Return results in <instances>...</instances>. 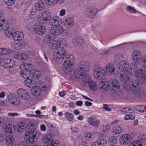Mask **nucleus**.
I'll return each instance as SVG.
<instances>
[{
  "label": "nucleus",
  "mask_w": 146,
  "mask_h": 146,
  "mask_svg": "<svg viewBox=\"0 0 146 146\" xmlns=\"http://www.w3.org/2000/svg\"><path fill=\"white\" fill-rule=\"evenodd\" d=\"M54 58L59 59L61 63H63L62 69L65 73H69L73 70L74 56L68 54L67 51L60 48L58 51L56 50L54 52Z\"/></svg>",
  "instance_id": "1"
},
{
  "label": "nucleus",
  "mask_w": 146,
  "mask_h": 146,
  "mask_svg": "<svg viewBox=\"0 0 146 146\" xmlns=\"http://www.w3.org/2000/svg\"><path fill=\"white\" fill-rule=\"evenodd\" d=\"M37 72V74L36 72H27L21 73L22 77L25 79H27V80H25L24 82V84L25 86L29 88H33L35 86V80H32V79H38L40 77V73Z\"/></svg>",
  "instance_id": "2"
},
{
  "label": "nucleus",
  "mask_w": 146,
  "mask_h": 146,
  "mask_svg": "<svg viewBox=\"0 0 146 146\" xmlns=\"http://www.w3.org/2000/svg\"><path fill=\"white\" fill-rule=\"evenodd\" d=\"M29 125L30 127L28 130V133L30 135H26L24 137V141L27 144V143H31L36 141L39 137L38 134L34 129H33L32 127H33L34 124L31 122L29 123Z\"/></svg>",
  "instance_id": "3"
},
{
  "label": "nucleus",
  "mask_w": 146,
  "mask_h": 146,
  "mask_svg": "<svg viewBox=\"0 0 146 146\" xmlns=\"http://www.w3.org/2000/svg\"><path fill=\"white\" fill-rule=\"evenodd\" d=\"M129 86L130 90L134 92L138 97L146 98V94L143 91L140 90V86L135 80H133L129 82Z\"/></svg>",
  "instance_id": "4"
},
{
  "label": "nucleus",
  "mask_w": 146,
  "mask_h": 146,
  "mask_svg": "<svg viewBox=\"0 0 146 146\" xmlns=\"http://www.w3.org/2000/svg\"><path fill=\"white\" fill-rule=\"evenodd\" d=\"M129 86L130 90L134 92L138 97L146 98V94L143 91L140 90V86L135 80H133L129 82Z\"/></svg>",
  "instance_id": "5"
},
{
  "label": "nucleus",
  "mask_w": 146,
  "mask_h": 146,
  "mask_svg": "<svg viewBox=\"0 0 146 146\" xmlns=\"http://www.w3.org/2000/svg\"><path fill=\"white\" fill-rule=\"evenodd\" d=\"M44 8V3L42 1L40 0H35L34 4L33 6V10L31 11V15L30 14L31 17H33V16L35 14V11H33L34 10H37L38 11H41Z\"/></svg>",
  "instance_id": "6"
},
{
  "label": "nucleus",
  "mask_w": 146,
  "mask_h": 146,
  "mask_svg": "<svg viewBox=\"0 0 146 146\" xmlns=\"http://www.w3.org/2000/svg\"><path fill=\"white\" fill-rule=\"evenodd\" d=\"M135 75L138 81L140 83H143L145 80H146V69L143 68L137 70Z\"/></svg>",
  "instance_id": "7"
},
{
  "label": "nucleus",
  "mask_w": 146,
  "mask_h": 146,
  "mask_svg": "<svg viewBox=\"0 0 146 146\" xmlns=\"http://www.w3.org/2000/svg\"><path fill=\"white\" fill-rule=\"evenodd\" d=\"M0 64L3 67L9 68H13L15 65V63L13 60L6 58L1 59L0 61Z\"/></svg>",
  "instance_id": "8"
},
{
  "label": "nucleus",
  "mask_w": 146,
  "mask_h": 146,
  "mask_svg": "<svg viewBox=\"0 0 146 146\" xmlns=\"http://www.w3.org/2000/svg\"><path fill=\"white\" fill-rule=\"evenodd\" d=\"M106 74V70L101 68H97L94 71V76L98 79L103 80L104 79Z\"/></svg>",
  "instance_id": "9"
},
{
  "label": "nucleus",
  "mask_w": 146,
  "mask_h": 146,
  "mask_svg": "<svg viewBox=\"0 0 146 146\" xmlns=\"http://www.w3.org/2000/svg\"><path fill=\"white\" fill-rule=\"evenodd\" d=\"M117 67L118 71L120 69H121L120 72H125V71L130 72L129 63L125 60L121 61L119 65L117 66Z\"/></svg>",
  "instance_id": "10"
},
{
  "label": "nucleus",
  "mask_w": 146,
  "mask_h": 146,
  "mask_svg": "<svg viewBox=\"0 0 146 146\" xmlns=\"http://www.w3.org/2000/svg\"><path fill=\"white\" fill-rule=\"evenodd\" d=\"M42 13V17L38 18V21L42 24L48 23L50 19L51 16V14L47 11L43 12Z\"/></svg>",
  "instance_id": "11"
},
{
  "label": "nucleus",
  "mask_w": 146,
  "mask_h": 146,
  "mask_svg": "<svg viewBox=\"0 0 146 146\" xmlns=\"http://www.w3.org/2000/svg\"><path fill=\"white\" fill-rule=\"evenodd\" d=\"M98 13L96 8L93 7L87 8L85 11V15L87 17L93 18L95 17Z\"/></svg>",
  "instance_id": "12"
},
{
  "label": "nucleus",
  "mask_w": 146,
  "mask_h": 146,
  "mask_svg": "<svg viewBox=\"0 0 146 146\" xmlns=\"http://www.w3.org/2000/svg\"><path fill=\"white\" fill-rule=\"evenodd\" d=\"M39 22V23H36L34 26V30L38 34L42 35L46 32V29L44 26L42 25Z\"/></svg>",
  "instance_id": "13"
},
{
  "label": "nucleus",
  "mask_w": 146,
  "mask_h": 146,
  "mask_svg": "<svg viewBox=\"0 0 146 146\" xmlns=\"http://www.w3.org/2000/svg\"><path fill=\"white\" fill-rule=\"evenodd\" d=\"M64 30L62 26L58 25L52 27L50 29V32L53 35H60L64 32Z\"/></svg>",
  "instance_id": "14"
},
{
  "label": "nucleus",
  "mask_w": 146,
  "mask_h": 146,
  "mask_svg": "<svg viewBox=\"0 0 146 146\" xmlns=\"http://www.w3.org/2000/svg\"><path fill=\"white\" fill-rule=\"evenodd\" d=\"M42 141L45 146H57L56 142L53 141L52 139L49 138L48 135H45L43 137Z\"/></svg>",
  "instance_id": "15"
},
{
  "label": "nucleus",
  "mask_w": 146,
  "mask_h": 146,
  "mask_svg": "<svg viewBox=\"0 0 146 146\" xmlns=\"http://www.w3.org/2000/svg\"><path fill=\"white\" fill-rule=\"evenodd\" d=\"M18 96L23 100L28 99L30 97V95L27 90L23 88L18 89L17 90Z\"/></svg>",
  "instance_id": "16"
},
{
  "label": "nucleus",
  "mask_w": 146,
  "mask_h": 146,
  "mask_svg": "<svg viewBox=\"0 0 146 146\" xmlns=\"http://www.w3.org/2000/svg\"><path fill=\"white\" fill-rule=\"evenodd\" d=\"M104 70H106V74L108 72L113 74H117L118 72V70L117 69V66L116 68L114 66L113 64H108L106 65Z\"/></svg>",
  "instance_id": "17"
},
{
  "label": "nucleus",
  "mask_w": 146,
  "mask_h": 146,
  "mask_svg": "<svg viewBox=\"0 0 146 146\" xmlns=\"http://www.w3.org/2000/svg\"><path fill=\"white\" fill-rule=\"evenodd\" d=\"M60 45V43L59 41L54 40L49 45L48 48L50 49H56L53 53V56H54V52L56 51H58L59 50L60 48L62 50H66L65 49L62 47H60L59 46Z\"/></svg>",
  "instance_id": "18"
},
{
  "label": "nucleus",
  "mask_w": 146,
  "mask_h": 146,
  "mask_svg": "<svg viewBox=\"0 0 146 146\" xmlns=\"http://www.w3.org/2000/svg\"><path fill=\"white\" fill-rule=\"evenodd\" d=\"M132 137L129 134H124L121 136L119 138V141L123 145H126L130 142Z\"/></svg>",
  "instance_id": "19"
},
{
  "label": "nucleus",
  "mask_w": 146,
  "mask_h": 146,
  "mask_svg": "<svg viewBox=\"0 0 146 146\" xmlns=\"http://www.w3.org/2000/svg\"><path fill=\"white\" fill-rule=\"evenodd\" d=\"M8 99L9 102L13 105L17 106L20 103V101L17 99L16 95L13 94H9L8 95Z\"/></svg>",
  "instance_id": "20"
},
{
  "label": "nucleus",
  "mask_w": 146,
  "mask_h": 146,
  "mask_svg": "<svg viewBox=\"0 0 146 146\" xmlns=\"http://www.w3.org/2000/svg\"><path fill=\"white\" fill-rule=\"evenodd\" d=\"M130 72L127 71L125 72H120V79L124 82H128L130 79Z\"/></svg>",
  "instance_id": "21"
},
{
  "label": "nucleus",
  "mask_w": 146,
  "mask_h": 146,
  "mask_svg": "<svg viewBox=\"0 0 146 146\" xmlns=\"http://www.w3.org/2000/svg\"><path fill=\"white\" fill-rule=\"evenodd\" d=\"M88 121L89 123L93 127H97L100 125V121L96 117H89Z\"/></svg>",
  "instance_id": "22"
},
{
  "label": "nucleus",
  "mask_w": 146,
  "mask_h": 146,
  "mask_svg": "<svg viewBox=\"0 0 146 146\" xmlns=\"http://www.w3.org/2000/svg\"><path fill=\"white\" fill-rule=\"evenodd\" d=\"M109 86L111 88H112L114 90L117 91L119 88V84L118 81L113 79L110 80L108 82Z\"/></svg>",
  "instance_id": "23"
},
{
  "label": "nucleus",
  "mask_w": 146,
  "mask_h": 146,
  "mask_svg": "<svg viewBox=\"0 0 146 146\" xmlns=\"http://www.w3.org/2000/svg\"><path fill=\"white\" fill-rule=\"evenodd\" d=\"M35 86L41 89V90L44 91L46 90L47 87L45 83L42 81L36 80L34 81Z\"/></svg>",
  "instance_id": "24"
},
{
  "label": "nucleus",
  "mask_w": 146,
  "mask_h": 146,
  "mask_svg": "<svg viewBox=\"0 0 146 146\" xmlns=\"http://www.w3.org/2000/svg\"><path fill=\"white\" fill-rule=\"evenodd\" d=\"M35 86L41 89V90L44 91L46 90L47 87L45 83L42 81L36 80L34 81Z\"/></svg>",
  "instance_id": "25"
},
{
  "label": "nucleus",
  "mask_w": 146,
  "mask_h": 146,
  "mask_svg": "<svg viewBox=\"0 0 146 146\" xmlns=\"http://www.w3.org/2000/svg\"><path fill=\"white\" fill-rule=\"evenodd\" d=\"M64 26L67 28H70L72 27L74 24V21L73 18L71 17H67L63 20Z\"/></svg>",
  "instance_id": "26"
},
{
  "label": "nucleus",
  "mask_w": 146,
  "mask_h": 146,
  "mask_svg": "<svg viewBox=\"0 0 146 146\" xmlns=\"http://www.w3.org/2000/svg\"><path fill=\"white\" fill-rule=\"evenodd\" d=\"M85 72L84 68L81 69L78 67L75 70L74 76L77 78H83Z\"/></svg>",
  "instance_id": "27"
},
{
  "label": "nucleus",
  "mask_w": 146,
  "mask_h": 146,
  "mask_svg": "<svg viewBox=\"0 0 146 146\" xmlns=\"http://www.w3.org/2000/svg\"><path fill=\"white\" fill-rule=\"evenodd\" d=\"M11 36L15 41L17 40H21L23 38V34L21 32L19 31L12 33Z\"/></svg>",
  "instance_id": "28"
},
{
  "label": "nucleus",
  "mask_w": 146,
  "mask_h": 146,
  "mask_svg": "<svg viewBox=\"0 0 146 146\" xmlns=\"http://www.w3.org/2000/svg\"><path fill=\"white\" fill-rule=\"evenodd\" d=\"M61 19L58 17H55L51 19L49 21V24L52 26H55L59 25L61 23Z\"/></svg>",
  "instance_id": "29"
},
{
  "label": "nucleus",
  "mask_w": 146,
  "mask_h": 146,
  "mask_svg": "<svg viewBox=\"0 0 146 146\" xmlns=\"http://www.w3.org/2000/svg\"><path fill=\"white\" fill-rule=\"evenodd\" d=\"M14 125L13 127L11 126L10 124L7 125H5L3 127L4 131L7 134H13L15 132V130L14 127Z\"/></svg>",
  "instance_id": "30"
},
{
  "label": "nucleus",
  "mask_w": 146,
  "mask_h": 146,
  "mask_svg": "<svg viewBox=\"0 0 146 146\" xmlns=\"http://www.w3.org/2000/svg\"><path fill=\"white\" fill-rule=\"evenodd\" d=\"M122 131L121 127L117 125L113 127L111 130V132L112 135L118 136L121 135Z\"/></svg>",
  "instance_id": "31"
},
{
  "label": "nucleus",
  "mask_w": 146,
  "mask_h": 146,
  "mask_svg": "<svg viewBox=\"0 0 146 146\" xmlns=\"http://www.w3.org/2000/svg\"><path fill=\"white\" fill-rule=\"evenodd\" d=\"M9 25L7 22L4 19L0 21V30L4 31L8 29Z\"/></svg>",
  "instance_id": "32"
},
{
  "label": "nucleus",
  "mask_w": 146,
  "mask_h": 146,
  "mask_svg": "<svg viewBox=\"0 0 146 146\" xmlns=\"http://www.w3.org/2000/svg\"><path fill=\"white\" fill-rule=\"evenodd\" d=\"M38 88L35 86L31 90L32 94L34 96H38L40 95L42 93V92L43 91L41 90L40 89Z\"/></svg>",
  "instance_id": "33"
},
{
  "label": "nucleus",
  "mask_w": 146,
  "mask_h": 146,
  "mask_svg": "<svg viewBox=\"0 0 146 146\" xmlns=\"http://www.w3.org/2000/svg\"><path fill=\"white\" fill-rule=\"evenodd\" d=\"M52 37H51V35H47L45 36L43 40V43L44 45L48 47L49 45L52 42Z\"/></svg>",
  "instance_id": "34"
},
{
  "label": "nucleus",
  "mask_w": 146,
  "mask_h": 146,
  "mask_svg": "<svg viewBox=\"0 0 146 146\" xmlns=\"http://www.w3.org/2000/svg\"><path fill=\"white\" fill-rule=\"evenodd\" d=\"M26 125L25 123L24 122H20L18 123L17 126V131L19 133L23 132L26 127Z\"/></svg>",
  "instance_id": "35"
},
{
  "label": "nucleus",
  "mask_w": 146,
  "mask_h": 146,
  "mask_svg": "<svg viewBox=\"0 0 146 146\" xmlns=\"http://www.w3.org/2000/svg\"><path fill=\"white\" fill-rule=\"evenodd\" d=\"M99 86L101 91L102 92H106L109 86L108 82L105 83L102 81L100 82Z\"/></svg>",
  "instance_id": "36"
},
{
  "label": "nucleus",
  "mask_w": 146,
  "mask_h": 146,
  "mask_svg": "<svg viewBox=\"0 0 146 146\" xmlns=\"http://www.w3.org/2000/svg\"><path fill=\"white\" fill-rule=\"evenodd\" d=\"M107 142L105 139H100L95 142V145L96 146H106Z\"/></svg>",
  "instance_id": "37"
},
{
  "label": "nucleus",
  "mask_w": 146,
  "mask_h": 146,
  "mask_svg": "<svg viewBox=\"0 0 146 146\" xmlns=\"http://www.w3.org/2000/svg\"><path fill=\"white\" fill-rule=\"evenodd\" d=\"M32 65L31 64H28L27 63H25V71H20V74L21 75V73H23L25 72H35L34 70H32Z\"/></svg>",
  "instance_id": "38"
},
{
  "label": "nucleus",
  "mask_w": 146,
  "mask_h": 146,
  "mask_svg": "<svg viewBox=\"0 0 146 146\" xmlns=\"http://www.w3.org/2000/svg\"><path fill=\"white\" fill-rule=\"evenodd\" d=\"M88 84L89 88L91 90L93 91L96 90L97 86L94 81H91L89 82Z\"/></svg>",
  "instance_id": "39"
},
{
  "label": "nucleus",
  "mask_w": 146,
  "mask_h": 146,
  "mask_svg": "<svg viewBox=\"0 0 146 146\" xmlns=\"http://www.w3.org/2000/svg\"><path fill=\"white\" fill-rule=\"evenodd\" d=\"M108 141L111 144V145H116L117 143V139L113 136H110L109 137Z\"/></svg>",
  "instance_id": "40"
},
{
  "label": "nucleus",
  "mask_w": 146,
  "mask_h": 146,
  "mask_svg": "<svg viewBox=\"0 0 146 146\" xmlns=\"http://www.w3.org/2000/svg\"><path fill=\"white\" fill-rule=\"evenodd\" d=\"M6 141L9 144H13L15 142V139L14 136L9 135L6 138Z\"/></svg>",
  "instance_id": "41"
},
{
  "label": "nucleus",
  "mask_w": 146,
  "mask_h": 146,
  "mask_svg": "<svg viewBox=\"0 0 146 146\" xmlns=\"http://www.w3.org/2000/svg\"><path fill=\"white\" fill-rule=\"evenodd\" d=\"M64 115L65 118L67 120L70 121H71L73 120L74 117L72 113L66 112Z\"/></svg>",
  "instance_id": "42"
},
{
  "label": "nucleus",
  "mask_w": 146,
  "mask_h": 146,
  "mask_svg": "<svg viewBox=\"0 0 146 146\" xmlns=\"http://www.w3.org/2000/svg\"><path fill=\"white\" fill-rule=\"evenodd\" d=\"M0 50H1L0 52L1 54H4L7 55L9 54L11 52L10 50L7 48H0Z\"/></svg>",
  "instance_id": "43"
},
{
  "label": "nucleus",
  "mask_w": 146,
  "mask_h": 146,
  "mask_svg": "<svg viewBox=\"0 0 146 146\" xmlns=\"http://www.w3.org/2000/svg\"><path fill=\"white\" fill-rule=\"evenodd\" d=\"M80 67H79L81 69L84 68V72H86V68H87L88 66V63L86 61H83L80 64Z\"/></svg>",
  "instance_id": "44"
},
{
  "label": "nucleus",
  "mask_w": 146,
  "mask_h": 146,
  "mask_svg": "<svg viewBox=\"0 0 146 146\" xmlns=\"http://www.w3.org/2000/svg\"><path fill=\"white\" fill-rule=\"evenodd\" d=\"M142 144L139 141H134L131 142L128 146H141Z\"/></svg>",
  "instance_id": "45"
},
{
  "label": "nucleus",
  "mask_w": 146,
  "mask_h": 146,
  "mask_svg": "<svg viewBox=\"0 0 146 146\" xmlns=\"http://www.w3.org/2000/svg\"><path fill=\"white\" fill-rule=\"evenodd\" d=\"M132 60L133 62H135L138 63H139L141 62L142 60V56L141 55H140V56H135L132 58Z\"/></svg>",
  "instance_id": "46"
},
{
  "label": "nucleus",
  "mask_w": 146,
  "mask_h": 146,
  "mask_svg": "<svg viewBox=\"0 0 146 146\" xmlns=\"http://www.w3.org/2000/svg\"><path fill=\"white\" fill-rule=\"evenodd\" d=\"M141 55L140 52L137 50H133L132 53V58H133L135 56Z\"/></svg>",
  "instance_id": "47"
},
{
  "label": "nucleus",
  "mask_w": 146,
  "mask_h": 146,
  "mask_svg": "<svg viewBox=\"0 0 146 146\" xmlns=\"http://www.w3.org/2000/svg\"><path fill=\"white\" fill-rule=\"evenodd\" d=\"M5 4L8 6H11L13 5L15 3V0H4Z\"/></svg>",
  "instance_id": "48"
},
{
  "label": "nucleus",
  "mask_w": 146,
  "mask_h": 146,
  "mask_svg": "<svg viewBox=\"0 0 146 146\" xmlns=\"http://www.w3.org/2000/svg\"><path fill=\"white\" fill-rule=\"evenodd\" d=\"M83 76L84 77L83 80L87 81L88 83H89V82L92 81V78L89 75L84 74Z\"/></svg>",
  "instance_id": "49"
},
{
  "label": "nucleus",
  "mask_w": 146,
  "mask_h": 146,
  "mask_svg": "<svg viewBox=\"0 0 146 146\" xmlns=\"http://www.w3.org/2000/svg\"><path fill=\"white\" fill-rule=\"evenodd\" d=\"M84 40L82 38L78 36L76 38V42H75L80 45H82L84 43Z\"/></svg>",
  "instance_id": "50"
},
{
  "label": "nucleus",
  "mask_w": 146,
  "mask_h": 146,
  "mask_svg": "<svg viewBox=\"0 0 146 146\" xmlns=\"http://www.w3.org/2000/svg\"><path fill=\"white\" fill-rule=\"evenodd\" d=\"M126 9L131 13H135L137 12L136 10L133 7L129 6H127L126 8Z\"/></svg>",
  "instance_id": "51"
},
{
  "label": "nucleus",
  "mask_w": 146,
  "mask_h": 146,
  "mask_svg": "<svg viewBox=\"0 0 146 146\" xmlns=\"http://www.w3.org/2000/svg\"><path fill=\"white\" fill-rule=\"evenodd\" d=\"M12 46L14 48L16 49H20V47L19 46L17 40L14 41L12 44Z\"/></svg>",
  "instance_id": "52"
},
{
  "label": "nucleus",
  "mask_w": 146,
  "mask_h": 146,
  "mask_svg": "<svg viewBox=\"0 0 146 146\" xmlns=\"http://www.w3.org/2000/svg\"><path fill=\"white\" fill-rule=\"evenodd\" d=\"M17 43L18 44L19 46L20 47V49H21L23 47L24 45V42L21 40H17Z\"/></svg>",
  "instance_id": "53"
},
{
  "label": "nucleus",
  "mask_w": 146,
  "mask_h": 146,
  "mask_svg": "<svg viewBox=\"0 0 146 146\" xmlns=\"http://www.w3.org/2000/svg\"><path fill=\"white\" fill-rule=\"evenodd\" d=\"M10 29L8 28V29L4 31H5V34L7 36H9L10 35L11 36L12 33H13V32H12V30L11 29V30L10 31Z\"/></svg>",
  "instance_id": "54"
},
{
  "label": "nucleus",
  "mask_w": 146,
  "mask_h": 146,
  "mask_svg": "<svg viewBox=\"0 0 146 146\" xmlns=\"http://www.w3.org/2000/svg\"><path fill=\"white\" fill-rule=\"evenodd\" d=\"M137 65L135 62L131 63V64L130 66H129L130 69H136L137 68Z\"/></svg>",
  "instance_id": "55"
},
{
  "label": "nucleus",
  "mask_w": 146,
  "mask_h": 146,
  "mask_svg": "<svg viewBox=\"0 0 146 146\" xmlns=\"http://www.w3.org/2000/svg\"><path fill=\"white\" fill-rule=\"evenodd\" d=\"M110 127L108 126L103 125L102 127L101 130L104 132H107L109 130Z\"/></svg>",
  "instance_id": "56"
},
{
  "label": "nucleus",
  "mask_w": 146,
  "mask_h": 146,
  "mask_svg": "<svg viewBox=\"0 0 146 146\" xmlns=\"http://www.w3.org/2000/svg\"><path fill=\"white\" fill-rule=\"evenodd\" d=\"M20 57H21V60H26L28 59V57L27 56V54H21V55Z\"/></svg>",
  "instance_id": "57"
},
{
  "label": "nucleus",
  "mask_w": 146,
  "mask_h": 146,
  "mask_svg": "<svg viewBox=\"0 0 146 146\" xmlns=\"http://www.w3.org/2000/svg\"><path fill=\"white\" fill-rule=\"evenodd\" d=\"M129 108L128 107L123 108L121 109V111L123 112L126 113H130V112L129 111Z\"/></svg>",
  "instance_id": "58"
},
{
  "label": "nucleus",
  "mask_w": 146,
  "mask_h": 146,
  "mask_svg": "<svg viewBox=\"0 0 146 146\" xmlns=\"http://www.w3.org/2000/svg\"><path fill=\"white\" fill-rule=\"evenodd\" d=\"M19 114L17 113H10L8 114V115L11 117L18 116Z\"/></svg>",
  "instance_id": "59"
},
{
  "label": "nucleus",
  "mask_w": 146,
  "mask_h": 146,
  "mask_svg": "<svg viewBox=\"0 0 146 146\" xmlns=\"http://www.w3.org/2000/svg\"><path fill=\"white\" fill-rule=\"evenodd\" d=\"M122 57V56L121 53H117L115 54V58L117 59H120Z\"/></svg>",
  "instance_id": "60"
},
{
  "label": "nucleus",
  "mask_w": 146,
  "mask_h": 146,
  "mask_svg": "<svg viewBox=\"0 0 146 146\" xmlns=\"http://www.w3.org/2000/svg\"><path fill=\"white\" fill-rule=\"evenodd\" d=\"M135 118V117L134 116H132L131 117L129 116V115H126L125 117V120H128L129 119H133Z\"/></svg>",
  "instance_id": "61"
},
{
  "label": "nucleus",
  "mask_w": 146,
  "mask_h": 146,
  "mask_svg": "<svg viewBox=\"0 0 146 146\" xmlns=\"http://www.w3.org/2000/svg\"><path fill=\"white\" fill-rule=\"evenodd\" d=\"M35 117H38L40 118H48L47 116L40 115H35Z\"/></svg>",
  "instance_id": "62"
},
{
  "label": "nucleus",
  "mask_w": 146,
  "mask_h": 146,
  "mask_svg": "<svg viewBox=\"0 0 146 146\" xmlns=\"http://www.w3.org/2000/svg\"><path fill=\"white\" fill-rule=\"evenodd\" d=\"M21 55V53L15 54L14 55V57L16 59L20 60L21 58L20 57Z\"/></svg>",
  "instance_id": "63"
},
{
  "label": "nucleus",
  "mask_w": 146,
  "mask_h": 146,
  "mask_svg": "<svg viewBox=\"0 0 146 146\" xmlns=\"http://www.w3.org/2000/svg\"><path fill=\"white\" fill-rule=\"evenodd\" d=\"M103 108L106 110L108 111H111V109L109 108L108 105L104 104V105Z\"/></svg>",
  "instance_id": "64"
}]
</instances>
